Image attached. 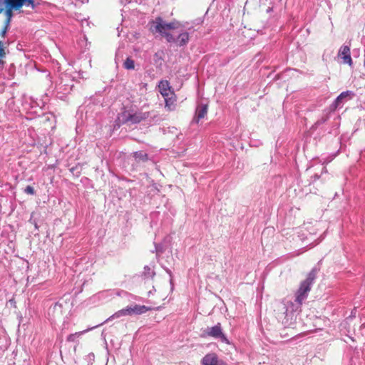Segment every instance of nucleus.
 Instances as JSON below:
<instances>
[{
    "label": "nucleus",
    "mask_w": 365,
    "mask_h": 365,
    "mask_svg": "<svg viewBox=\"0 0 365 365\" xmlns=\"http://www.w3.org/2000/svg\"><path fill=\"white\" fill-rule=\"evenodd\" d=\"M150 31L160 34L168 42L175 43L180 47L185 46L190 40L189 33L184 31L179 23H165L160 16L151 22Z\"/></svg>",
    "instance_id": "nucleus-1"
},
{
    "label": "nucleus",
    "mask_w": 365,
    "mask_h": 365,
    "mask_svg": "<svg viewBox=\"0 0 365 365\" xmlns=\"http://www.w3.org/2000/svg\"><path fill=\"white\" fill-rule=\"evenodd\" d=\"M317 272L315 269L310 271L305 280L301 282L300 286L295 294L294 302H288L285 305L284 314H288L289 309L292 312L300 310L303 302L307 298L311 290L312 285L316 279Z\"/></svg>",
    "instance_id": "nucleus-2"
},
{
    "label": "nucleus",
    "mask_w": 365,
    "mask_h": 365,
    "mask_svg": "<svg viewBox=\"0 0 365 365\" xmlns=\"http://www.w3.org/2000/svg\"><path fill=\"white\" fill-rule=\"evenodd\" d=\"M149 112L135 111L133 109H125L118 114L116 123L118 124H137L147 119Z\"/></svg>",
    "instance_id": "nucleus-3"
},
{
    "label": "nucleus",
    "mask_w": 365,
    "mask_h": 365,
    "mask_svg": "<svg viewBox=\"0 0 365 365\" xmlns=\"http://www.w3.org/2000/svg\"><path fill=\"white\" fill-rule=\"evenodd\" d=\"M203 335L205 336H211L215 339H219L222 342L226 344L230 343L227 336L222 331L220 323H217L212 327H207L203 331Z\"/></svg>",
    "instance_id": "nucleus-4"
},
{
    "label": "nucleus",
    "mask_w": 365,
    "mask_h": 365,
    "mask_svg": "<svg viewBox=\"0 0 365 365\" xmlns=\"http://www.w3.org/2000/svg\"><path fill=\"white\" fill-rule=\"evenodd\" d=\"M6 4V11L5 15L6 16V24L9 26L11 19L13 17V11L12 10H17L22 7L16 0H5Z\"/></svg>",
    "instance_id": "nucleus-5"
},
{
    "label": "nucleus",
    "mask_w": 365,
    "mask_h": 365,
    "mask_svg": "<svg viewBox=\"0 0 365 365\" xmlns=\"http://www.w3.org/2000/svg\"><path fill=\"white\" fill-rule=\"evenodd\" d=\"M202 365H227L224 361L219 359L215 353L207 354L201 360Z\"/></svg>",
    "instance_id": "nucleus-6"
},
{
    "label": "nucleus",
    "mask_w": 365,
    "mask_h": 365,
    "mask_svg": "<svg viewBox=\"0 0 365 365\" xmlns=\"http://www.w3.org/2000/svg\"><path fill=\"white\" fill-rule=\"evenodd\" d=\"M338 56L343 59L344 63H347L349 66L352 65V59L350 54V47L347 45L341 46L338 52Z\"/></svg>",
    "instance_id": "nucleus-7"
},
{
    "label": "nucleus",
    "mask_w": 365,
    "mask_h": 365,
    "mask_svg": "<svg viewBox=\"0 0 365 365\" xmlns=\"http://www.w3.org/2000/svg\"><path fill=\"white\" fill-rule=\"evenodd\" d=\"M207 113V106L206 104H199L195 110V115L193 118V122L198 123L200 120L204 118Z\"/></svg>",
    "instance_id": "nucleus-8"
},
{
    "label": "nucleus",
    "mask_w": 365,
    "mask_h": 365,
    "mask_svg": "<svg viewBox=\"0 0 365 365\" xmlns=\"http://www.w3.org/2000/svg\"><path fill=\"white\" fill-rule=\"evenodd\" d=\"M63 306L59 302H55L48 308V314L51 315L54 319L56 317H59L62 314Z\"/></svg>",
    "instance_id": "nucleus-9"
},
{
    "label": "nucleus",
    "mask_w": 365,
    "mask_h": 365,
    "mask_svg": "<svg viewBox=\"0 0 365 365\" xmlns=\"http://www.w3.org/2000/svg\"><path fill=\"white\" fill-rule=\"evenodd\" d=\"M159 91L163 97H168L170 93V83L168 81H160L158 85Z\"/></svg>",
    "instance_id": "nucleus-10"
},
{
    "label": "nucleus",
    "mask_w": 365,
    "mask_h": 365,
    "mask_svg": "<svg viewBox=\"0 0 365 365\" xmlns=\"http://www.w3.org/2000/svg\"><path fill=\"white\" fill-rule=\"evenodd\" d=\"M350 95H353V93L349 91L341 93L334 101L332 106L334 108L341 106L343 103V101Z\"/></svg>",
    "instance_id": "nucleus-11"
},
{
    "label": "nucleus",
    "mask_w": 365,
    "mask_h": 365,
    "mask_svg": "<svg viewBox=\"0 0 365 365\" xmlns=\"http://www.w3.org/2000/svg\"><path fill=\"white\" fill-rule=\"evenodd\" d=\"M66 81L61 78L60 82L56 85V89L59 92L67 93H69V91L71 90L73 85H69L66 83Z\"/></svg>",
    "instance_id": "nucleus-12"
},
{
    "label": "nucleus",
    "mask_w": 365,
    "mask_h": 365,
    "mask_svg": "<svg viewBox=\"0 0 365 365\" xmlns=\"http://www.w3.org/2000/svg\"><path fill=\"white\" fill-rule=\"evenodd\" d=\"M150 310V307L145 305L135 304L131 306L132 315H139L147 312Z\"/></svg>",
    "instance_id": "nucleus-13"
},
{
    "label": "nucleus",
    "mask_w": 365,
    "mask_h": 365,
    "mask_svg": "<svg viewBox=\"0 0 365 365\" xmlns=\"http://www.w3.org/2000/svg\"><path fill=\"white\" fill-rule=\"evenodd\" d=\"M94 327L88 328L83 331L76 332L74 334H71L67 336V341L71 342H74L76 341L78 338H79L83 334L93 329Z\"/></svg>",
    "instance_id": "nucleus-14"
},
{
    "label": "nucleus",
    "mask_w": 365,
    "mask_h": 365,
    "mask_svg": "<svg viewBox=\"0 0 365 365\" xmlns=\"http://www.w3.org/2000/svg\"><path fill=\"white\" fill-rule=\"evenodd\" d=\"M133 156L135 160L143 162L147 161L148 159V154L144 153L143 151L135 152Z\"/></svg>",
    "instance_id": "nucleus-15"
},
{
    "label": "nucleus",
    "mask_w": 365,
    "mask_h": 365,
    "mask_svg": "<svg viewBox=\"0 0 365 365\" xmlns=\"http://www.w3.org/2000/svg\"><path fill=\"white\" fill-rule=\"evenodd\" d=\"M20 5L30 6L31 9H35L36 4L34 2V0H16Z\"/></svg>",
    "instance_id": "nucleus-16"
},
{
    "label": "nucleus",
    "mask_w": 365,
    "mask_h": 365,
    "mask_svg": "<svg viewBox=\"0 0 365 365\" xmlns=\"http://www.w3.org/2000/svg\"><path fill=\"white\" fill-rule=\"evenodd\" d=\"M143 275L146 278H153L155 272L148 265L144 267Z\"/></svg>",
    "instance_id": "nucleus-17"
},
{
    "label": "nucleus",
    "mask_w": 365,
    "mask_h": 365,
    "mask_svg": "<svg viewBox=\"0 0 365 365\" xmlns=\"http://www.w3.org/2000/svg\"><path fill=\"white\" fill-rule=\"evenodd\" d=\"M121 317H123V315L121 313V311L119 310L118 312H116L115 313H114L113 315H111L110 317H108L106 320H105L103 323H101V324H98V325H96L94 327H98L105 323H107L113 319H118V318H120Z\"/></svg>",
    "instance_id": "nucleus-18"
},
{
    "label": "nucleus",
    "mask_w": 365,
    "mask_h": 365,
    "mask_svg": "<svg viewBox=\"0 0 365 365\" xmlns=\"http://www.w3.org/2000/svg\"><path fill=\"white\" fill-rule=\"evenodd\" d=\"M123 67L128 70H132L135 68V62L131 58H127L123 63Z\"/></svg>",
    "instance_id": "nucleus-19"
},
{
    "label": "nucleus",
    "mask_w": 365,
    "mask_h": 365,
    "mask_svg": "<svg viewBox=\"0 0 365 365\" xmlns=\"http://www.w3.org/2000/svg\"><path fill=\"white\" fill-rule=\"evenodd\" d=\"M165 98V108H167L169 110H171L173 109L174 108V103H175V99L173 98H169L168 96V97H164Z\"/></svg>",
    "instance_id": "nucleus-20"
},
{
    "label": "nucleus",
    "mask_w": 365,
    "mask_h": 365,
    "mask_svg": "<svg viewBox=\"0 0 365 365\" xmlns=\"http://www.w3.org/2000/svg\"><path fill=\"white\" fill-rule=\"evenodd\" d=\"M122 314L124 316L132 315L131 306H128L124 309H120Z\"/></svg>",
    "instance_id": "nucleus-21"
},
{
    "label": "nucleus",
    "mask_w": 365,
    "mask_h": 365,
    "mask_svg": "<svg viewBox=\"0 0 365 365\" xmlns=\"http://www.w3.org/2000/svg\"><path fill=\"white\" fill-rule=\"evenodd\" d=\"M24 192L31 195H35L34 188L31 185H28L26 187V188L24 189Z\"/></svg>",
    "instance_id": "nucleus-22"
},
{
    "label": "nucleus",
    "mask_w": 365,
    "mask_h": 365,
    "mask_svg": "<svg viewBox=\"0 0 365 365\" xmlns=\"http://www.w3.org/2000/svg\"><path fill=\"white\" fill-rule=\"evenodd\" d=\"M155 249L157 253H162L163 252L161 246L158 244H155Z\"/></svg>",
    "instance_id": "nucleus-23"
},
{
    "label": "nucleus",
    "mask_w": 365,
    "mask_h": 365,
    "mask_svg": "<svg viewBox=\"0 0 365 365\" xmlns=\"http://www.w3.org/2000/svg\"><path fill=\"white\" fill-rule=\"evenodd\" d=\"M5 55V52L1 43V41H0V57H3Z\"/></svg>",
    "instance_id": "nucleus-24"
},
{
    "label": "nucleus",
    "mask_w": 365,
    "mask_h": 365,
    "mask_svg": "<svg viewBox=\"0 0 365 365\" xmlns=\"http://www.w3.org/2000/svg\"><path fill=\"white\" fill-rule=\"evenodd\" d=\"M8 26H6V24L5 25V27L3 29V30L1 31V36L4 37L5 36V34L7 31V29H8Z\"/></svg>",
    "instance_id": "nucleus-25"
},
{
    "label": "nucleus",
    "mask_w": 365,
    "mask_h": 365,
    "mask_svg": "<svg viewBox=\"0 0 365 365\" xmlns=\"http://www.w3.org/2000/svg\"><path fill=\"white\" fill-rule=\"evenodd\" d=\"M319 177H320V176H319V175L315 174L314 175H313V176L312 177V182H315L316 180H317L319 178Z\"/></svg>",
    "instance_id": "nucleus-26"
},
{
    "label": "nucleus",
    "mask_w": 365,
    "mask_h": 365,
    "mask_svg": "<svg viewBox=\"0 0 365 365\" xmlns=\"http://www.w3.org/2000/svg\"><path fill=\"white\" fill-rule=\"evenodd\" d=\"M166 272L170 275V277H171L170 279V283L172 284L173 282V279H172V272L170 269H166Z\"/></svg>",
    "instance_id": "nucleus-27"
},
{
    "label": "nucleus",
    "mask_w": 365,
    "mask_h": 365,
    "mask_svg": "<svg viewBox=\"0 0 365 365\" xmlns=\"http://www.w3.org/2000/svg\"><path fill=\"white\" fill-rule=\"evenodd\" d=\"M327 173V169L325 167H324V168H322V173Z\"/></svg>",
    "instance_id": "nucleus-28"
},
{
    "label": "nucleus",
    "mask_w": 365,
    "mask_h": 365,
    "mask_svg": "<svg viewBox=\"0 0 365 365\" xmlns=\"http://www.w3.org/2000/svg\"><path fill=\"white\" fill-rule=\"evenodd\" d=\"M152 292H153V290L149 291L148 294H151Z\"/></svg>",
    "instance_id": "nucleus-29"
},
{
    "label": "nucleus",
    "mask_w": 365,
    "mask_h": 365,
    "mask_svg": "<svg viewBox=\"0 0 365 365\" xmlns=\"http://www.w3.org/2000/svg\"><path fill=\"white\" fill-rule=\"evenodd\" d=\"M153 292H155V288L153 287Z\"/></svg>",
    "instance_id": "nucleus-30"
}]
</instances>
